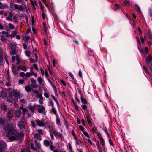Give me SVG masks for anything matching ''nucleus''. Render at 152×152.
Masks as SVG:
<instances>
[{"label":"nucleus","mask_w":152,"mask_h":152,"mask_svg":"<svg viewBox=\"0 0 152 152\" xmlns=\"http://www.w3.org/2000/svg\"><path fill=\"white\" fill-rule=\"evenodd\" d=\"M13 17V13L12 12H10L9 13V16L6 18V19L9 20H12V18Z\"/></svg>","instance_id":"15"},{"label":"nucleus","mask_w":152,"mask_h":152,"mask_svg":"<svg viewBox=\"0 0 152 152\" xmlns=\"http://www.w3.org/2000/svg\"><path fill=\"white\" fill-rule=\"evenodd\" d=\"M152 58H151V56L150 55H149L148 57L146 59V63L148 64H150V62H151L152 61Z\"/></svg>","instance_id":"22"},{"label":"nucleus","mask_w":152,"mask_h":152,"mask_svg":"<svg viewBox=\"0 0 152 152\" xmlns=\"http://www.w3.org/2000/svg\"><path fill=\"white\" fill-rule=\"evenodd\" d=\"M30 1L31 2V4L32 5L33 7V8L34 9H35V6H37V4L36 3V2L35 1H33V0H30Z\"/></svg>","instance_id":"26"},{"label":"nucleus","mask_w":152,"mask_h":152,"mask_svg":"<svg viewBox=\"0 0 152 152\" xmlns=\"http://www.w3.org/2000/svg\"><path fill=\"white\" fill-rule=\"evenodd\" d=\"M7 146L4 142L1 141L0 142V152H5L4 149Z\"/></svg>","instance_id":"3"},{"label":"nucleus","mask_w":152,"mask_h":152,"mask_svg":"<svg viewBox=\"0 0 152 152\" xmlns=\"http://www.w3.org/2000/svg\"><path fill=\"white\" fill-rule=\"evenodd\" d=\"M20 109L22 110L23 113L24 114H25L28 111V110L23 108L22 107H20Z\"/></svg>","instance_id":"25"},{"label":"nucleus","mask_w":152,"mask_h":152,"mask_svg":"<svg viewBox=\"0 0 152 152\" xmlns=\"http://www.w3.org/2000/svg\"><path fill=\"white\" fill-rule=\"evenodd\" d=\"M30 146L32 150L34 151H35L36 150V149L34 147V144H33L31 143Z\"/></svg>","instance_id":"40"},{"label":"nucleus","mask_w":152,"mask_h":152,"mask_svg":"<svg viewBox=\"0 0 152 152\" xmlns=\"http://www.w3.org/2000/svg\"><path fill=\"white\" fill-rule=\"evenodd\" d=\"M49 148L51 150L54 151L55 149V147L53 145V144H51L49 146Z\"/></svg>","instance_id":"31"},{"label":"nucleus","mask_w":152,"mask_h":152,"mask_svg":"<svg viewBox=\"0 0 152 152\" xmlns=\"http://www.w3.org/2000/svg\"><path fill=\"white\" fill-rule=\"evenodd\" d=\"M13 92L15 94V98L17 97L18 95L17 91L16 90H14L13 91Z\"/></svg>","instance_id":"37"},{"label":"nucleus","mask_w":152,"mask_h":152,"mask_svg":"<svg viewBox=\"0 0 152 152\" xmlns=\"http://www.w3.org/2000/svg\"><path fill=\"white\" fill-rule=\"evenodd\" d=\"M60 81L61 82V83L64 86H65L66 85V84L64 81L63 80H60Z\"/></svg>","instance_id":"61"},{"label":"nucleus","mask_w":152,"mask_h":152,"mask_svg":"<svg viewBox=\"0 0 152 152\" xmlns=\"http://www.w3.org/2000/svg\"><path fill=\"white\" fill-rule=\"evenodd\" d=\"M14 5L13 3H11L10 5V10H13V8L14 7Z\"/></svg>","instance_id":"49"},{"label":"nucleus","mask_w":152,"mask_h":152,"mask_svg":"<svg viewBox=\"0 0 152 152\" xmlns=\"http://www.w3.org/2000/svg\"><path fill=\"white\" fill-rule=\"evenodd\" d=\"M75 142L76 145H79L81 143V141L78 140H76L75 141Z\"/></svg>","instance_id":"44"},{"label":"nucleus","mask_w":152,"mask_h":152,"mask_svg":"<svg viewBox=\"0 0 152 152\" xmlns=\"http://www.w3.org/2000/svg\"><path fill=\"white\" fill-rule=\"evenodd\" d=\"M56 123L58 127H61V124L60 123V121L59 119L57 117L56 119Z\"/></svg>","instance_id":"18"},{"label":"nucleus","mask_w":152,"mask_h":152,"mask_svg":"<svg viewBox=\"0 0 152 152\" xmlns=\"http://www.w3.org/2000/svg\"><path fill=\"white\" fill-rule=\"evenodd\" d=\"M40 70L42 75H43L44 74V71L42 68H40Z\"/></svg>","instance_id":"59"},{"label":"nucleus","mask_w":152,"mask_h":152,"mask_svg":"<svg viewBox=\"0 0 152 152\" xmlns=\"http://www.w3.org/2000/svg\"><path fill=\"white\" fill-rule=\"evenodd\" d=\"M44 144L46 147H48L51 144H53V142L50 140L48 141L47 140H45L44 141Z\"/></svg>","instance_id":"9"},{"label":"nucleus","mask_w":152,"mask_h":152,"mask_svg":"<svg viewBox=\"0 0 152 152\" xmlns=\"http://www.w3.org/2000/svg\"><path fill=\"white\" fill-rule=\"evenodd\" d=\"M22 114L21 111L19 109L16 110L15 112V116L18 118H19L21 115Z\"/></svg>","instance_id":"7"},{"label":"nucleus","mask_w":152,"mask_h":152,"mask_svg":"<svg viewBox=\"0 0 152 152\" xmlns=\"http://www.w3.org/2000/svg\"><path fill=\"white\" fill-rule=\"evenodd\" d=\"M147 36L149 38L151 39L152 38V34L149 31L148 33L147 34Z\"/></svg>","instance_id":"43"},{"label":"nucleus","mask_w":152,"mask_h":152,"mask_svg":"<svg viewBox=\"0 0 152 152\" xmlns=\"http://www.w3.org/2000/svg\"><path fill=\"white\" fill-rule=\"evenodd\" d=\"M81 101H82V102L83 103H84V104H86L87 103V101H86V100L83 98V97H81Z\"/></svg>","instance_id":"41"},{"label":"nucleus","mask_w":152,"mask_h":152,"mask_svg":"<svg viewBox=\"0 0 152 152\" xmlns=\"http://www.w3.org/2000/svg\"><path fill=\"white\" fill-rule=\"evenodd\" d=\"M51 110L52 112L54 114L56 115H57L56 111L54 107H52Z\"/></svg>","instance_id":"30"},{"label":"nucleus","mask_w":152,"mask_h":152,"mask_svg":"<svg viewBox=\"0 0 152 152\" xmlns=\"http://www.w3.org/2000/svg\"><path fill=\"white\" fill-rule=\"evenodd\" d=\"M34 138L39 140H41V136L38 134L36 133L34 135Z\"/></svg>","instance_id":"23"},{"label":"nucleus","mask_w":152,"mask_h":152,"mask_svg":"<svg viewBox=\"0 0 152 152\" xmlns=\"http://www.w3.org/2000/svg\"><path fill=\"white\" fill-rule=\"evenodd\" d=\"M39 95L40 98L39 99V102L41 104H42L43 103V98L41 94H39Z\"/></svg>","instance_id":"19"},{"label":"nucleus","mask_w":152,"mask_h":152,"mask_svg":"<svg viewBox=\"0 0 152 152\" xmlns=\"http://www.w3.org/2000/svg\"><path fill=\"white\" fill-rule=\"evenodd\" d=\"M35 105H33L31 103H30L28 105L29 109L32 113L34 112L35 111Z\"/></svg>","instance_id":"10"},{"label":"nucleus","mask_w":152,"mask_h":152,"mask_svg":"<svg viewBox=\"0 0 152 152\" xmlns=\"http://www.w3.org/2000/svg\"><path fill=\"white\" fill-rule=\"evenodd\" d=\"M83 134L88 138L89 137V134L86 131H84L83 132Z\"/></svg>","instance_id":"36"},{"label":"nucleus","mask_w":152,"mask_h":152,"mask_svg":"<svg viewBox=\"0 0 152 152\" xmlns=\"http://www.w3.org/2000/svg\"><path fill=\"white\" fill-rule=\"evenodd\" d=\"M16 45L15 44H13L12 45V50H15L16 49Z\"/></svg>","instance_id":"38"},{"label":"nucleus","mask_w":152,"mask_h":152,"mask_svg":"<svg viewBox=\"0 0 152 152\" xmlns=\"http://www.w3.org/2000/svg\"><path fill=\"white\" fill-rule=\"evenodd\" d=\"M12 61L13 62H15V60L16 59V56H12Z\"/></svg>","instance_id":"56"},{"label":"nucleus","mask_w":152,"mask_h":152,"mask_svg":"<svg viewBox=\"0 0 152 152\" xmlns=\"http://www.w3.org/2000/svg\"><path fill=\"white\" fill-rule=\"evenodd\" d=\"M23 37L24 40L26 41L28 40L30 38V37L27 34H25L23 35Z\"/></svg>","instance_id":"13"},{"label":"nucleus","mask_w":152,"mask_h":152,"mask_svg":"<svg viewBox=\"0 0 152 152\" xmlns=\"http://www.w3.org/2000/svg\"><path fill=\"white\" fill-rule=\"evenodd\" d=\"M39 5L40 6L41 9L42 11L43 10V6L42 5V3L40 1H39Z\"/></svg>","instance_id":"46"},{"label":"nucleus","mask_w":152,"mask_h":152,"mask_svg":"<svg viewBox=\"0 0 152 152\" xmlns=\"http://www.w3.org/2000/svg\"><path fill=\"white\" fill-rule=\"evenodd\" d=\"M44 95L47 98H48L49 97V96L48 95V93H46V92L44 94Z\"/></svg>","instance_id":"53"},{"label":"nucleus","mask_w":152,"mask_h":152,"mask_svg":"<svg viewBox=\"0 0 152 152\" xmlns=\"http://www.w3.org/2000/svg\"><path fill=\"white\" fill-rule=\"evenodd\" d=\"M109 142L110 144L112 145H113V142L111 139H110L109 140Z\"/></svg>","instance_id":"64"},{"label":"nucleus","mask_w":152,"mask_h":152,"mask_svg":"<svg viewBox=\"0 0 152 152\" xmlns=\"http://www.w3.org/2000/svg\"><path fill=\"white\" fill-rule=\"evenodd\" d=\"M15 125L13 124L7 125L4 127L6 136L11 140H16L20 139L23 136V133L18 132L15 129Z\"/></svg>","instance_id":"1"},{"label":"nucleus","mask_w":152,"mask_h":152,"mask_svg":"<svg viewBox=\"0 0 152 152\" xmlns=\"http://www.w3.org/2000/svg\"><path fill=\"white\" fill-rule=\"evenodd\" d=\"M97 149L99 152H102L101 148L100 146L97 147Z\"/></svg>","instance_id":"57"},{"label":"nucleus","mask_w":152,"mask_h":152,"mask_svg":"<svg viewBox=\"0 0 152 152\" xmlns=\"http://www.w3.org/2000/svg\"><path fill=\"white\" fill-rule=\"evenodd\" d=\"M17 125L18 127L20 129H23L24 127V122L22 121H19Z\"/></svg>","instance_id":"8"},{"label":"nucleus","mask_w":152,"mask_h":152,"mask_svg":"<svg viewBox=\"0 0 152 152\" xmlns=\"http://www.w3.org/2000/svg\"><path fill=\"white\" fill-rule=\"evenodd\" d=\"M14 7L16 9L18 10L21 11L23 10V8L21 5L18 6L16 4H15L14 5Z\"/></svg>","instance_id":"11"},{"label":"nucleus","mask_w":152,"mask_h":152,"mask_svg":"<svg viewBox=\"0 0 152 152\" xmlns=\"http://www.w3.org/2000/svg\"><path fill=\"white\" fill-rule=\"evenodd\" d=\"M1 38L3 41H6L7 39L6 38L4 35H1Z\"/></svg>","instance_id":"48"},{"label":"nucleus","mask_w":152,"mask_h":152,"mask_svg":"<svg viewBox=\"0 0 152 152\" xmlns=\"http://www.w3.org/2000/svg\"><path fill=\"white\" fill-rule=\"evenodd\" d=\"M0 123L1 124H3L4 123V121L1 118H0Z\"/></svg>","instance_id":"62"},{"label":"nucleus","mask_w":152,"mask_h":152,"mask_svg":"<svg viewBox=\"0 0 152 152\" xmlns=\"http://www.w3.org/2000/svg\"><path fill=\"white\" fill-rule=\"evenodd\" d=\"M12 72L14 73V74L15 75H18V72L16 71V70H15L14 69H12Z\"/></svg>","instance_id":"55"},{"label":"nucleus","mask_w":152,"mask_h":152,"mask_svg":"<svg viewBox=\"0 0 152 152\" xmlns=\"http://www.w3.org/2000/svg\"><path fill=\"white\" fill-rule=\"evenodd\" d=\"M84 111L85 112V115L86 116V118H87V122L90 125H91V119L89 116V113L86 110H85Z\"/></svg>","instance_id":"5"},{"label":"nucleus","mask_w":152,"mask_h":152,"mask_svg":"<svg viewBox=\"0 0 152 152\" xmlns=\"http://www.w3.org/2000/svg\"><path fill=\"white\" fill-rule=\"evenodd\" d=\"M13 96L12 95H10V96H8L7 99V101L9 102H11L13 101V98L12 96Z\"/></svg>","instance_id":"20"},{"label":"nucleus","mask_w":152,"mask_h":152,"mask_svg":"<svg viewBox=\"0 0 152 152\" xmlns=\"http://www.w3.org/2000/svg\"><path fill=\"white\" fill-rule=\"evenodd\" d=\"M35 122L37 125L40 127H45L47 124V123L44 122V120L43 119L41 120L37 119L35 121Z\"/></svg>","instance_id":"2"},{"label":"nucleus","mask_w":152,"mask_h":152,"mask_svg":"<svg viewBox=\"0 0 152 152\" xmlns=\"http://www.w3.org/2000/svg\"><path fill=\"white\" fill-rule=\"evenodd\" d=\"M134 6L135 9L136 10L138 11L139 12H141L140 8L138 5H135Z\"/></svg>","instance_id":"32"},{"label":"nucleus","mask_w":152,"mask_h":152,"mask_svg":"<svg viewBox=\"0 0 152 152\" xmlns=\"http://www.w3.org/2000/svg\"><path fill=\"white\" fill-rule=\"evenodd\" d=\"M18 69L19 70L20 69L24 71H26L27 70V69L24 66H18Z\"/></svg>","instance_id":"17"},{"label":"nucleus","mask_w":152,"mask_h":152,"mask_svg":"<svg viewBox=\"0 0 152 152\" xmlns=\"http://www.w3.org/2000/svg\"><path fill=\"white\" fill-rule=\"evenodd\" d=\"M51 96L52 97V98L55 101V102H56V104H58V101L56 99V98H55V97L54 96L52 95Z\"/></svg>","instance_id":"42"},{"label":"nucleus","mask_w":152,"mask_h":152,"mask_svg":"<svg viewBox=\"0 0 152 152\" xmlns=\"http://www.w3.org/2000/svg\"><path fill=\"white\" fill-rule=\"evenodd\" d=\"M37 81L39 83V85H41L43 81V80L40 77H38L37 79Z\"/></svg>","instance_id":"21"},{"label":"nucleus","mask_w":152,"mask_h":152,"mask_svg":"<svg viewBox=\"0 0 152 152\" xmlns=\"http://www.w3.org/2000/svg\"><path fill=\"white\" fill-rule=\"evenodd\" d=\"M92 130L94 133H97L98 132L97 129L95 127H94L92 128Z\"/></svg>","instance_id":"33"},{"label":"nucleus","mask_w":152,"mask_h":152,"mask_svg":"<svg viewBox=\"0 0 152 152\" xmlns=\"http://www.w3.org/2000/svg\"><path fill=\"white\" fill-rule=\"evenodd\" d=\"M38 106L39 107V108L38 109V112L39 113H42L45 115V107L43 105H38Z\"/></svg>","instance_id":"4"},{"label":"nucleus","mask_w":152,"mask_h":152,"mask_svg":"<svg viewBox=\"0 0 152 152\" xmlns=\"http://www.w3.org/2000/svg\"><path fill=\"white\" fill-rule=\"evenodd\" d=\"M56 138H59L61 140H63L64 139V137L62 134L57 132L55 135Z\"/></svg>","instance_id":"6"},{"label":"nucleus","mask_w":152,"mask_h":152,"mask_svg":"<svg viewBox=\"0 0 152 152\" xmlns=\"http://www.w3.org/2000/svg\"><path fill=\"white\" fill-rule=\"evenodd\" d=\"M31 81L32 83V84H34V83H36V80L34 78H32L31 80Z\"/></svg>","instance_id":"47"},{"label":"nucleus","mask_w":152,"mask_h":152,"mask_svg":"<svg viewBox=\"0 0 152 152\" xmlns=\"http://www.w3.org/2000/svg\"><path fill=\"white\" fill-rule=\"evenodd\" d=\"M49 105H51L52 106V107H54V104L52 102V100H50V101L49 102Z\"/></svg>","instance_id":"45"},{"label":"nucleus","mask_w":152,"mask_h":152,"mask_svg":"<svg viewBox=\"0 0 152 152\" xmlns=\"http://www.w3.org/2000/svg\"><path fill=\"white\" fill-rule=\"evenodd\" d=\"M53 152H65L61 151L60 149H56V150H54Z\"/></svg>","instance_id":"51"},{"label":"nucleus","mask_w":152,"mask_h":152,"mask_svg":"<svg viewBox=\"0 0 152 152\" xmlns=\"http://www.w3.org/2000/svg\"><path fill=\"white\" fill-rule=\"evenodd\" d=\"M25 88V90L28 92H30L31 91V88L29 86H26Z\"/></svg>","instance_id":"27"},{"label":"nucleus","mask_w":152,"mask_h":152,"mask_svg":"<svg viewBox=\"0 0 152 152\" xmlns=\"http://www.w3.org/2000/svg\"><path fill=\"white\" fill-rule=\"evenodd\" d=\"M9 7L7 4H3L1 6V9H4L8 8Z\"/></svg>","instance_id":"29"},{"label":"nucleus","mask_w":152,"mask_h":152,"mask_svg":"<svg viewBox=\"0 0 152 152\" xmlns=\"http://www.w3.org/2000/svg\"><path fill=\"white\" fill-rule=\"evenodd\" d=\"M1 107L2 110L4 111L7 110V107L6 106L4 103L1 104Z\"/></svg>","instance_id":"16"},{"label":"nucleus","mask_w":152,"mask_h":152,"mask_svg":"<svg viewBox=\"0 0 152 152\" xmlns=\"http://www.w3.org/2000/svg\"><path fill=\"white\" fill-rule=\"evenodd\" d=\"M40 134H41L43 133L42 130L41 129L38 130L37 131Z\"/></svg>","instance_id":"63"},{"label":"nucleus","mask_w":152,"mask_h":152,"mask_svg":"<svg viewBox=\"0 0 152 152\" xmlns=\"http://www.w3.org/2000/svg\"><path fill=\"white\" fill-rule=\"evenodd\" d=\"M13 116L12 113H11V110H9L7 113V117L8 118L10 119L12 118Z\"/></svg>","instance_id":"24"},{"label":"nucleus","mask_w":152,"mask_h":152,"mask_svg":"<svg viewBox=\"0 0 152 152\" xmlns=\"http://www.w3.org/2000/svg\"><path fill=\"white\" fill-rule=\"evenodd\" d=\"M82 109L83 110H85L87 108V106L86 104H83L81 106Z\"/></svg>","instance_id":"58"},{"label":"nucleus","mask_w":152,"mask_h":152,"mask_svg":"<svg viewBox=\"0 0 152 152\" xmlns=\"http://www.w3.org/2000/svg\"><path fill=\"white\" fill-rule=\"evenodd\" d=\"M101 144L102 145L103 151L104 152H105L106 148L104 143V141L103 138H101Z\"/></svg>","instance_id":"12"},{"label":"nucleus","mask_w":152,"mask_h":152,"mask_svg":"<svg viewBox=\"0 0 152 152\" xmlns=\"http://www.w3.org/2000/svg\"><path fill=\"white\" fill-rule=\"evenodd\" d=\"M9 26L11 29H14L15 28V27L13 25V24H11V23H9Z\"/></svg>","instance_id":"34"},{"label":"nucleus","mask_w":152,"mask_h":152,"mask_svg":"<svg viewBox=\"0 0 152 152\" xmlns=\"http://www.w3.org/2000/svg\"><path fill=\"white\" fill-rule=\"evenodd\" d=\"M6 96L7 94L6 92L4 91H1L0 94V97L1 98L4 99Z\"/></svg>","instance_id":"14"},{"label":"nucleus","mask_w":152,"mask_h":152,"mask_svg":"<svg viewBox=\"0 0 152 152\" xmlns=\"http://www.w3.org/2000/svg\"><path fill=\"white\" fill-rule=\"evenodd\" d=\"M15 50H12V51L10 52V54L11 55H15L16 54V53Z\"/></svg>","instance_id":"60"},{"label":"nucleus","mask_w":152,"mask_h":152,"mask_svg":"<svg viewBox=\"0 0 152 152\" xmlns=\"http://www.w3.org/2000/svg\"><path fill=\"white\" fill-rule=\"evenodd\" d=\"M32 86L34 88H37L38 87V85L37 84H35V83H34V84H31Z\"/></svg>","instance_id":"50"},{"label":"nucleus","mask_w":152,"mask_h":152,"mask_svg":"<svg viewBox=\"0 0 152 152\" xmlns=\"http://www.w3.org/2000/svg\"><path fill=\"white\" fill-rule=\"evenodd\" d=\"M32 75V74L29 72H27L26 74H25V76L26 77H30Z\"/></svg>","instance_id":"39"},{"label":"nucleus","mask_w":152,"mask_h":152,"mask_svg":"<svg viewBox=\"0 0 152 152\" xmlns=\"http://www.w3.org/2000/svg\"><path fill=\"white\" fill-rule=\"evenodd\" d=\"M53 86V88H54V92H55V95L56 96H57V90H56V87H55L54 86Z\"/></svg>","instance_id":"52"},{"label":"nucleus","mask_w":152,"mask_h":152,"mask_svg":"<svg viewBox=\"0 0 152 152\" xmlns=\"http://www.w3.org/2000/svg\"><path fill=\"white\" fill-rule=\"evenodd\" d=\"M25 54L27 56H29L31 54L30 51L29 50H26L25 51Z\"/></svg>","instance_id":"35"},{"label":"nucleus","mask_w":152,"mask_h":152,"mask_svg":"<svg viewBox=\"0 0 152 152\" xmlns=\"http://www.w3.org/2000/svg\"><path fill=\"white\" fill-rule=\"evenodd\" d=\"M50 133L51 134V133H53L54 135H55V134L56 133V132H57V131H56L54 129L52 128H51L50 130Z\"/></svg>","instance_id":"28"},{"label":"nucleus","mask_w":152,"mask_h":152,"mask_svg":"<svg viewBox=\"0 0 152 152\" xmlns=\"http://www.w3.org/2000/svg\"><path fill=\"white\" fill-rule=\"evenodd\" d=\"M97 134V135L100 137V139L101 140V138H103L101 136V134L99 132H97L96 133Z\"/></svg>","instance_id":"54"}]
</instances>
